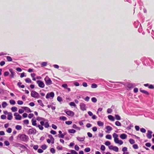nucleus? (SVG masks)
I'll list each match as a JSON object with an SVG mask.
<instances>
[{"mask_svg":"<svg viewBox=\"0 0 154 154\" xmlns=\"http://www.w3.org/2000/svg\"><path fill=\"white\" fill-rule=\"evenodd\" d=\"M50 152L53 154L55 153V149L54 148H52L50 149Z\"/></svg>","mask_w":154,"mask_h":154,"instance_id":"a18cd8bd","label":"nucleus"},{"mask_svg":"<svg viewBox=\"0 0 154 154\" xmlns=\"http://www.w3.org/2000/svg\"><path fill=\"white\" fill-rule=\"evenodd\" d=\"M22 108L23 109L25 110H27L29 112H31V111L30 109L28 107H22Z\"/></svg>","mask_w":154,"mask_h":154,"instance_id":"b1692460","label":"nucleus"},{"mask_svg":"<svg viewBox=\"0 0 154 154\" xmlns=\"http://www.w3.org/2000/svg\"><path fill=\"white\" fill-rule=\"evenodd\" d=\"M65 112L67 115L71 117L73 116L75 114L74 112L70 110L65 111Z\"/></svg>","mask_w":154,"mask_h":154,"instance_id":"f8f14e48","label":"nucleus"},{"mask_svg":"<svg viewBox=\"0 0 154 154\" xmlns=\"http://www.w3.org/2000/svg\"><path fill=\"white\" fill-rule=\"evenodd\" d=\"M11 110L13 112H15L17 111V107L14 106L11 108Z\"/></svg>","mask_w":154,"mask_h":154,"instance_id":"bb28decb","label":"nucleus"},{"mask_svg":"<svg viewBox=\"0 0 154 154\" xmlns=\"http://www.w3.org/2000/svg\"><path fill=\"white\" fill-rule=\"evenodd\" d=\"M19 136L20 139L23 142H26L29 140V137L26 134H20L19 135Z\"/></svg>","mask_w":154,"mask_h":154,"instance_id":"7ed1b4c3","label":"nucleus"},{"mask_svg":"<svg viewBox=\"0 0 154 154\" xmlns=\"http://www.w3.org/2000/svg\"><path fill=\"white\" fill-rule=\"evenodd\" d=\"M105 144L106 146H109L110 145L111 143L109 141H107L105 142Z\"/></svg>","mask_w":154,"mask_h":154,"instance_id":"bf43d9fd","label":"nucleus"},{"mask_svg":"<svg viewBox=\"0 0 154 154\" xmlns=\"http://www.w3.org/2000/svg\"><path fill=\"white\" fill-rule=\"evenodd\" d=\"M9 74V73L8 72L6 71L5 72L4 74V76H8Z\"/></svg>","mask_w":154,"mask_h":154,"instance_id":"6e6d98bb","label":"nucleus"},{"mask_svg":"<svg viewBox=\"0 0 154 154\" xmlns=\"http://www.w3.org/2000/svg\"><path fill=\"white\" fill-rule=\"evenodd\" d=\"M34 116V115L32 113H30L28 115V117L29 119L32 118Z\"/></svg>","mask_w":154,"mask_h":154,"instance_id":"0e129e2a","label":"nucleus"},{"mask_svg":"<svg viewBox=\"0 0 154 154\" xmlns=\"http://www.w3.org/2000/svg\"><path fill=\"white\" fill-rule=\"evenodd\" d=\"M54 93L53 92H51L50 93H48L47 94L46 96V98L47 99H48L50 97H52V98H53L54 97Z\"/></svg>","mask_w":154,"mask_h":154,"instance_id":"9b49d317","label":"nucleus"},{"mask_svg":"<svg viewBox=\"0 0 154 154\" xmlns=\"http://www.w3.org/2000/svg\"><path fill=\"white\" fill-rule=\"evenodd\" d=\"M80 109L83 111H85L86 110V107L85 104L84 103H81L80 104Z\"/></svg>","mask_w":154,"mask_h":154,"instance_id":"6e6552de","label":"nucleus"},{"mask_svg":"<svg viewBox=\"0 0 154 154\" xmlns=\"http://www.w3.org/2000/svg\"><path fill=\"white\" fill-rule=\"evenodd\" d=\"M57 100L59 102H61L62 101V98L60 96H58L57 97Z\"/></svg>","mask_w":154,"mask_h":154,"instance_id":"864d4df0","label":"nucleus"},{"mask_svg":"<svg viewBox=\"0 0 154 154\" xmlns=\"http://www.w3.org/2000/svg\"><path fill=\"white\" fill-rule=\"evenodd\" d=\"M109 148L110 150H113L116 152H118L119 151L118 148L116 146H113L112 145H111L109 146Z\"/></svg>","mask_w":154,"mask_h":154,"instance_id":"1a4fd4ad","label":"nucleus"},{"mask_svg":"<svg viewBox=\"0 0 154 154\" xmlns=\"http://www.w3.org/2000/svg\"><path fill=\"white\" fill-rule=\"evenodd\" d=\"M49 137L51 139V140H53V141H52L51 142V143L52 144H53L54 143V138L51 135H49Z\"/></svg>","mask_w":154,"mask_h":154,"instance_id":"ea45409f","label":"nucleus"},{"mask_svg":"<svg viewBox=\"0 0 154 154\" xmlns=\"http://www.w3.org/2000/svg\"><path fill=\"white\" fill-rule=\"evenodd\" d=\"M106 137L108 139H111L112 138L110 134H108L106 136Z\"/></svg>","mask_w":154,"mask_h":154,"instance_id":"de8ad7c7","label":"nucleus"},{"mask_svg":"<svg viewBox=\"0 0 154 154\" xmlns=\"http://www.w3.org/2000/svg\"><path fill=\"white\" fill-rule=\"evenodd\" d=\"M16 129L17 130H20L22 129V127L21 126L17 125L15 127Z\"/></svg>","mask_w":154,"mask_h":154,"instance_id":"cd10ccee","label":"nucleus"},{"mask_svg":"<svg viewBox=\"0 0 154 154\" xmlns=\"http://www.w3.org/2000/svg\"><path fill=\"white\" fill-rule=\"evenodd\" d=\"M140 131L142 133H145L146 132V130L144 128H141L140 129Z\"/></svg>","mask_w":154,"mask_h":154,"instance_id":"774afa93","label":"nucleus"},{"mask_svg":"<svg viewBox=\"0 0 154 154\" xmlns=\"http://www.w3.org/2000/svg\"><path fill=\"white\" fill-rule=\"evenodd\" d=\"M8 104L6 102H4L2 104V107L3 108H5L7 106Z\"/></svg>","mask_w":154,"mask_h":154,"instance_id":"c85d7f7f","label":"nucleus"},{"mask_svg":"<svg viewBox=\"0 0 154 154\" xmlns=\"http://www.w3.org/2000/svg\"><path fill=\"white\" fill-rule=\"evenodd\" d=\"M7 131L9 133H10L12 131V129L11 128H8L7 130Z\"/></svg>","mask_w":154,"mask_h":154,"instance_id":"5fc2aeb1","label":"nucleus"},{"mask_svg":"<svg viewBox=\"0 0 154 154\" xmlns=\"http://www.w3.org/2000/svg\"><path fill=\"white\" fill-rule=\"evenodd\" d=\"M14 146L16 147L20 148H24L25 147V146L24 145H22L21 144H20L19 143H15L14 144Z\"/></svg>","mask_w":154,"mask_h":154,"instance_id":"ddd939ff","label":"nucleus"},{"mask_svg":"<svg viewBox=\"0 0 154 154\" xmlns=\"http://www.w3.org/2000/svg\"><path fill=\"white\" fill-rule=\"evenodd\" d=\"M14 116H15V119L16 120H20L22 119L21 116L17 112H15L14 114Z\"/></svg>","mask_w":154,"mask_h":154,"instance_id":"9d476101","label":"nucleus"},{"mask_svg":"<svg viewBox=\"0 0 154 154\" xmlns=\"http://www.w3.org/2000/svg\"><path fill=\"white\" fill-rule=\"evenodd\" d=\"M118 135L114 133L113 134V137L114 138V141L116 143L119 144L120 145H121L123 143V142L122 140H119L118 137Z\"/></svg>","mask_w":154,"mask_h":154,"instance_id":"f03ea898","label":"nucleus"},{"mask_svg":"<svg viewBox=\"0 0 154 154\" xmlns=\"http://www.w3.org/2000/svg\"><path fill=\"white\" fill-rule=\"evenodd\" d=\"M85 139V137H77V140L79 141H82L84 140Z\"/></svg>","mask_w":154,"mask_h":154,"instance_id":"aec40b11","label":"nucleus"},{"mask_svg":"<svg viewBox=\"0 0 154 154\" xmlns=\"http://www.w3.org/2000/svg\"><path fill=\"white\" fill-rule=\"evenodd\" d=\"M70 151L72 154H78V153L74 150H71Z\"/></svg>","mask_w":154,"mask_h":154,"instance_id":"603ef678","label":"nucleus"},{"mask_svg":"<svg viewBox=\"0 0 154 154\" xmlns=\"http://www.w3.org/2000/svg\"><path fill=\"white\" fill-rule=\"evenodd\" d=\"M122 151L124 152L127 151V148L126 147H124L122 149Z\"/></svg>","mask_w":154,"mask_h":154,"instance_id":"69168bd1","label":"nucleus"},{"mask_svg":"<svg viewBox=\"0 0 154 154\" xmlns=\"http://www.w3.org/2000/svg\"><path fill=\"white\" fill-rule=\"evenodd\" d=\"M46 84L47 85H49L52 84V82L51 79L48 76H46L44 79Z\"/></svg>","mask_w":154,"mask_h":154,"instance_id":"20e7f679","label":"nucleus"},{"mask_svg":"<svg viewBox=\"0 0 154 154\" xmlns=\"http://www.w3.org/2000/svg\"><path fill=\"white\" fill-rule=\"evenodd\" d=\"M149 65L151 66L152 67H154V62L153 61L150 59H149Z\"/></svg>","mask_w":154,"mask_h":154,"instance_id":"f3484780","label":"nucleus"},{"mask_svg":"<svg viewBox=\"0 0 154 154\" xmlns=\"http://www.w3.org/2000/svg\"><path fill=\"white\" fill-rule=\"evenodd\" d=\"M68 132L70 133L74 134L76 132V131L75 130L72 129L69 130Z\"/></svg>","mask_w":154,"mask_h":154,"instance_id":"393cba45","label":"nucleus"},{"mask_svg":"<svg viewBox=\"0 0 154 154\" xmlns=\"http://www.w3.org/2000/svg\"><path fill=\"white\" fill-rule=\"evenodd\" d=\"M17 103L19 105H22L23 103V102L21 100H18L17 102Z\"/></svg>","mask_w":154,"mask_h":154,"instance_id":"338daca9","label":"nucleus"},{"mask_svg":"<svg viewBox=\"0 0 154 154\" xmlns=\"http://www.w3.org/2000/svg\"><path fill=\"white\" fill-rule=\"evenodd\" d=\"M97 125L99 126H102L103 125L104 123L100 121H98L97 122Z\"/></svg>","mask_w":154,"mask_h":154,"instance_id":"a878e982","label":"nucleus"},{"mask_svg":"<svg viewBox=\"0 0 154 154\" xmlns=\"http://www.w3.org/2000/svg\"><path fill=\"white\" fill-rule=\"evenodd\" d=\"M91 101L92 102L94 103H96L97 102V100L95 97H93L91 98Z\"/></svg>","mask_w":154,"mask_h":154,"instance_id":"4c0bfd02","label":"nucleus"},{"mask_svg":"<svg viewBox=\"0 0 154 154\" xmlns=\"http://www.w3.org/2000/svg\"><path fill=\"white\" fill-rule=\"evenodd\" d=\"M9 102L11 104L14 105L15 104V101L13 100H11L9 101Z\"/></svg>","mask_w":154,"mask_h":154,"instance_id":"72a5a7b5","label":"nucleus"},{"mask_svg":"<svg viewBox=\"0 0 154 154\" xmlns=\"http://www.w3.org/2000/svg\"><path fill=\"white\" fill-rule=\"evenodd\" d=\"M134 126L132 124H130L129 126H128L127 128V129L128 130H129L131 129L132 128H133Z\"/></svg>","mask_w":154,"mask_h":154,"instance_id":"79ce46f5","label":"nucleus"},{"mask_svg":"<svg viewBox=\"0 0 154 154\" xmlns=\"http://www.w3.org/2000/svg\"><path fill=\"white\" fill-rule=\"evenodd\" d=\"M25 81L26 83H31L32 81L29 78H26L25 79Z\"/></svg>","mask_w":154,"mask_h":154,"instance_id":"7c9ffc66","label":"nucleus"},{"mask_svg":"<svg viewBox=\"0 0 154 154\" xmlns=\"http://www.w3.org/2000/svg\"><path fill=\"white\" fill-rule=\"evenodd\" d=\"M115 117L117 120H120L121 119L120 117L118 115H116Z\"/></svg>","mask_w":154,"mask_h":154,"instance_id":"c03bdc74","label":"nucleus"},{"mask_svg":"<svg viewBox=\"0 0 154 154\" xmlns=\"http://www.w3.org/2000/svg\"><path fill=\"white\" fill-rule=\"evenodd\" d=\"M13 118L12 113L11 112H8V116L7 119L8 120H11Z\"/></svg>","mask_w":154,"mask_h":154,"instance_id":"dca6fc26","label":"nucleus"},{"mask_svg":"<svg viewBox=\"0 0 154 154\" xmlns=\"http://www.w3.org/2000/svg\"><path fill=\"white\" fill-rule=\"evenodd\" d=\"M69 105L71 106H73L74 107L76 106V105L74 102H71L69 103Z\"/></svg>","mask_w":154,"mask_h":154,"instance_id":"c9c22d12","label":"nucleus"},{"mask_svg":"<svg viewBox=\"0 0 154 154\" xmlns=\"http://www.w3.org/2000/svg\"><path fill=\"white\" fill-rule=\"evenodd\" d=\"M134 85L131 84L129 83L127 87L129 89H131L134 87Z\"/></svg>","mask_w":154,"mask_h":154,"instance_id":"412c9836","label":"nucleus"},{"mask_svg":"<svg viewBox=\"0 0 154 154\" xmlns=\"http://www.w3.org/2000/svg\"><path fill=\"white\" fill-rule=\"evenodd\" d=\"M22 83L20 82H18L17 84V85L20 88H24L25 86L24 85H21Z\"/></svg>","mask_w":154,"mask_h":154,"instance_id":"6ab92c4d","label":"nucleus"},{"mask_svg":"<svg viewBox=\"0 0 154 154\" xmlns=\"http://www.w3.org/2000/svg\"><path fill=\"white\" fill-rule=\"evenodd\" d=\"M92 126V125L89 123H87L86 125V126L88 128H90Z\"/></svg>","mask_w":154,"mask_h":154,"instance_id":"e2e57ef3","label":"nucleus"},{"mask_svg":"<svg viewBox=\"0 0 154 154\" xmlns=\"http://www.w3.org/2000/svg\"><path fill=\"white\" fill-rule=\"evenodd\" d=\"M106 128L109 131H110L112 130V128L109 126H107Z\"/></svg>","mask_w":154,"mask_h":154,"instance_id":"473e14b6","label":"nucleus"},{"mask_svg":"<svg viewBox=\"0 0 154 154\" xmlns=\"http://www.w3.org/2000/svg\"><path fill=\"white\" fill-rule=\"evenodd\" d=\"M31 121L33 125L38 128L41 130H42L44 129L43 125H44L45 127L46 128H48L50 126L48 120H46V121L45 122H44V121H41L40 122V125H37L36 123V120H34L33 119H32Z\"/></svg>","mask_w":154,"mask_h":154,"instance_id":"f257e3e1","label":"nucleus"},{"mask_svg":"<svg viewBox=\"0 0 154 154\" xmlns=\"http://www.w3.org/2000/svg\"><path fill=\"white\" fill-rule=\"evenodd\" d=\"M60 119L63 121L66 120L67 119V118L66 117L64 116H60Z\"/></svg>","mask_w":154,"mask_h":154,"instance_id":"e433bc0d","label":"nucleus"},{"mask_svg":"<svg viewBox=\"0 0 154 154\" xmlns=\"http://www.w3.org/2000/svg\"><path fill=\"white\" fill-rule=\"evenodd\" d=\"M97 85L95 84L94 83L92 84L91 87L92 88H96L97 87Z\"/></svg>","mask_w":154,"mask_h":154,"instance_id":"a19ab883","label":"nucleus"},{"mask_svg":"<svg viewBox=\"0 0 154 154\" xmlns=\"http://www.w3.org/2000/svg\"><path fill=\"white\" fill-rule=\"evenodd\" d=\"M129 141L131 144H133L135 143L134 140L132 139H130L129 140Z\"/></svg>","mask_w":154,"mask_h":154,"instance_id":"37998d69","label":"nucleus"},{"mask_svg":"<svg viewBox=\"0 0 154 154\" xmlns=\"http://www.w3.org/2000/svg\"><path fill=\"white\" fill-rule=\"evenodd\" d=\"M115 125L116 126H121V123L118 121H117L116 122Z\"/></svg>","mask_w":154,"mask_h":154,"instance_id":"58836bf2","label":"nucleus"},{"mask_svg":"<svg viewBox=\"0 0 154 154\" xmlns=\"http://www.w3.org/2000/svg\"><path fill=\"white\" fill-rule=\"evenodd\" d=\"M133 148L135 149H138V145L136 144H135L133 146Z\"/></svg>","mask_w":154,"mask_h":154,"instance_id":"8fccbe9b","label":"nucleus"},{"mask_svg":"<svg viewBox=\"0 0 154 154\" xmlns=\"http://www.w3.org/2000/svg\"><path fill=\"white\" fill-rule=\"evenodd\" d=\"M127 137V135L125 134H121L120 135V137L122 139H126Z\"/></svg>","mask_w":154,"mask_h":154,"instance_id":"a211bd4d","label":"nucleus"},{"mask_svg":"<svg viewBox=\"0 0 154 154\" xmlns=\"http://www.w3.org/2000/svg\"><path fill=\"white\" fill-rule=\"evenodd\" d=\"M36 133V130L34 128L29 129L27 131L28 134H35Z\"/></svg>","mask_w":154,"mask_h":154,"instance_id":"423d86ee","label":"nucleus"},{"mask_svg":"<svg viewBox=\"0 0 154 154\" xmlns=\"http://www.w3.org/2000/svg\"><path fill=\"white\" fill-rule=\"evenodd\" d=\"M23 123L26 125H28L29 124V121L28 120H25L23 121Z\"/></svg>","mask_w":154,"mask_h":154,"instance_id":"09e8293b","label":"nucleus"},{"mask_svg":"<svg viewBox=\"0 0 154 154\" xmlns=\"http://www.w3.org/2000/svg\"><path fill=\"white\" fill-rule=\"evenodd\" d=\"M31 96L36 98H38L39 97V95L38 93L35 91H32L31 92Z\"/></svg>","mask_w":154,"mask_h":154,"instance_id":"39448f33","label":"nucleus"},{"mask_svg":"<svg viewBox=\"0 0 154 154\" xmlns=\"http://www.w3.org/2000/svg\"><path fill=\"white\" fill-rule=\"evenodd\" d=\"M112 112V110L110 108H108L107 110V112L108 113H110Z\"/></svg>","mask_w":154,"mask_h":154,"instance_id":"4d7b16f0","label":"nucleus"},{"mask_svg":"<svg viewBox=\"0 0 154 154\" xmlns=\"http://www.w3.org/2000/svg\"><path fill=\"white\" fill-rule=\"evenodd\" d=\"M8 61H11L12 60L11 57L9 56H7L6 57Z\"/></svg>","mask_w":154,"mask_h":154,"instance_id":"2f4dec72","label":"nucleus"},{"mask_svg":"<svg viewBox=\"0 0 154 154\" xmlns=\"http://www.w3.org/2000/svg\"><path fill=\"white\" fill-rule=\"evenodd\" d=\"M91 150V149L89 147H87L85 149V151L86 152H88Z\"/></svg>","mask_w":154,"mask_h":154,"instance_id":"49530a36","label":"nucleus"},{"mask_svg":"<svg viewBox=\"0 0 154 154\" xmlns=\"http://www.w3.org/2000/svg\"><path fill=\"white\" fill-rule=\"evenodd\" d=\"M38 102L39 103L40 105L42 106H44L43 104L42 103V101L41 100H38Z\"/></svg>","mask_w":154,"mask_h":154,"instance_id":"c756f323","label":"nucleus"},{"mask_svg":"<svg viewBox=\"0 0 154 154\" xmlns=\"http://www.w3.org/2000/svg\"><path fill=\"white\" fill-rule=\"evenodd\" d=\"M36 83L38 84L39 87L44 88L45 87V85L44 82L42 81L37 80L36 81Z\"/></svg>","mask_w":154,"mask_h":154,"instance_id":"0eeeda50","label":"nucleus"},{"mask_svg":"<svg viewBox=\"0 0 154 154\" xmlns=\"http://www.w3.org/2000/svg\"><path fill=\"white\" fill-rule=\"evenodd\" d=\"M140 91L142 93H144V94H146V95H149V94L148 93V92L147 91H146L144 90H142L141 89H140Z\"/></svg>","mask_w":154,"mask_h":154,"instance_id":"4be33fe9","label":"nucleus"},{"mask_svg":"<svg viewBox=\"0 0 154 154\" xmlns=\"http://www.w3.org/2000/svg\"><path fill=\"white\" fill-rule=\"evenodd\" d=\"M100 149L102 151H104L105 149V147L103 145H102L100 147Z\"/></svg>","mask_w":154,"mask_h":154,"instance_id":"3c124183","label":"nucleus"},{"mask_svg":"<svg viewBox=\"0 0 154 154\" xmlns=\"http://www.w3.org/2000/svg\"><path fill=\"white\" fill-rule=\"evenodd\" d=\"M51 127H52V128H54V129H57V127L56 126V125L54 124H52V125Z\"/></svg>","mask_w":154,"mask_h":154,"instance_id":"052dcab7","label":"nucleus"},{"mask_svg":"<svg viewBox=\"0 0 154 154\" xmlns=\"http://www.w3.org/2000/svg\"><path fill=\"white\" fill-rule=\"evenodd\" d=\"M108 119L112 121H114L115 120L113 117L112 115H109L108 116Z\"/></svg>","mask_w":154,"mask_h":154,"instance_id":"5701e85b","label":"nucleus"},{"mask_svg":"<svg viewBox=\"0 0 154 154\" xmlns=\"http://www.w3.org/2000/svg\"><path fill=\"white\" fill-rule=\"evenodd\" d=\"M90 97H88V96H87L84 99V100L86 101H88L89 99H90Z\"/></svg>","mask_w":154,"mask_h":154,"instance_id":"680f3d73","label":"nucleus"},{"mask_svg":"<svg viewBox=\"0 0 154 154\" xmlns=\"http://www.w3.org/2000/svg\"><path fill=\"white\" fill-rule=\"evenodd\" d=\"M9 70L11 73V74L10 75V77L11 78H14L15 74V72L13 71V70L12 69H9Z\"/></svg>","mask_w":154,"mask_h":154,"instance_id":"4468645a","label":"nucleus"},{"mask_svg":"<svg viewBox=\"0 0 154 154\" xmlns=\"http://www.w3.org/2000/svg\"><path fill=\"white\" fill-rule=\"evenodd\" d=\"M41 148L43 150L46 149L47 148V146L45 144L42 145L41 146Z\"/></svg>","mask_w":154,"mask_h":154,"instance_id":"f704fd0d","label":"nucleus"},{"mask_svg":"<svg viewBox=\"0 0 154 154\" xmlns=\"http://www.w3.org/2000/svg\"><path fill=\"white\" fill-rule=\"evenodd\" d=\"M152 133V132L149 130L148 131V134H147V137L149 139H150L152 137L151 134Z\"/></svg>","mask_w":154,"mask_h":154,"instance_id":"2eb2a0df","label":"nucleus"},{"mask_svg":"<svg viewBox=\"0 0 154 154\" xmlns=\"http://www.w3.org/2000/svg\"><path fill=\"white\" fill-rule=\"evenodd\" d=\"M65 123L68 125H70L72 123V122L71 121H67L65 122Z\"/></svg>","mask_w":154,"mask_h":154,"instance_id":"13d9d810","label":"nucleus"}]
</instances>
